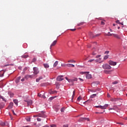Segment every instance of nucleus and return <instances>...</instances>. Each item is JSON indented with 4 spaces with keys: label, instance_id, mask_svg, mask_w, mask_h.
<instances>
[{
    "label": "nucleus",
    "instance_id": "nucleus-1",
    "mask_svg": "<svg viewBox=\"0 0 127 127\" xmlns=\"http://www.w3.org/2000/svg\"><path fill=\"white\" fill-rule=\"evenodd\" d=\"M102 68L103 69H104V70H111L112 69V66L108 64H104L102 65Z\"/></svg>",
    "mask_w": 127,
    "mask_h": 127
},
{
    "label": "nucleus",
    "instance_id": "nucleus-2",
    "mask_svg": "<svg viewBox=\"0 0 127 127\" xmlns=\"http://www.w3.org/2000/svg\"><path fill=\"white\" fill-rule=\"evenodd\" d=\"M108 107H109V104H105L103 106H102L101 105L97 106H95V108H97L98 109H101V110H106V109H107Z\"/></svg>",
    "mask_w": 127,
    "mask_h": 127
},
{
    "label": "nucleus",
    "instance_id": "nucleus-3",
    "mask_svg": "<svg viewBox=\"0 0 127 127\" xmlns=\"http://www.w3.org/2000/svg\"><path fill=\"white\" fill-rule=\"evenodd\" d=\"M88 72H87V71H84V72H81V74H87L86 75V78H87V79H91V78H92V75H91V74H88Z\"/></svg>",
    "mask_w": 127,
    "mask_h": 127
},
{
    "label": "nucleus",
    "instance_id": "nucleus-4",
    "mask_svg": "<svg viewBox=\"0 0 127 127\" xmlns=\"http://www.w3.org/2000/svg\"><path fill=\"white\" fill-rule=\"evenodd\" d=\"M34 74L35 75H37L38 73H39V70H38V68L37 67H33Z\"/></svg>",
    "mask_w": 127,
    "mask_h": 127
},
{
    "label": "nucleus",
    "instance_id": "nucleus-5",
    "mask_svg": "<svg viewBox=\"0 0 127 127\" xmlns=\"http://www.w3.org/2000/svg\"><path fill=\"white\" fill-rule=\"evenodd\" d=\"M40 118H47V116L44 112H42V113H40Z\"/></svg>",
    "mask_w": 127,
    "mask_h": 127
},
{
    "label": "nucleus",
    "instance_id": "nucleus-6",
    "mask_svg": "<svg viewBox=\"0 0 127 127\" xmlns=\"http://www.w3.org/2000/svg\"><path fill=\"white\" fill-rule=\"evenodd\" d=\"M63 78V75H59V76H58V77L57 78V81H63V80H64V78Z\"/></svg>",
    "mask_w": 127,
    "mask_h": 127
},
{
    "label": "nucleus",
    "instance_id": "nucleus-7",
    "mask_svg": "<svg viewBox=\"0 0 127 127\" xmlns=\"http://www.w3.org/2000/svg\"><path fill=\"white\" fill-rule=\"evenodd\" d=\"M83 121H87V122H89V121H90V119L87 118H81L79 119V122H82Z\"/></svg>",
    "mask_w": 127,
    "mask_h": 127
},
{
    "label": "nucleus",
    "instance_id": "nucleus-8",
    "mask_svg": "<svg viewBox=\"0 0 127 127\" xmlns=\"http://www.w3.org/2000/svg\"><path fill=\"white\" fill-rule=\"evenodd\" d=\"M29 78H33V75H29V74H27L26 75H25V77L24 78L26 79V80H27V79H29Z\"/></svg>",
    "mask_w": 127,
    "mask_h": 127
},
{
    "label": "nucleus",
    "instance_id": "nucleus-9",
    "mask_svg": "<svg viewBox=\"0 0 127 127\" xmlns=\"http://www.w3.org/2000/svg\"><path fill=\"white\" fill-rule=\"evenodd\" d=\"M109 65H111V66H116V65H117V62H113V61H110L109 62Z\"/></svg>",
    "mask_w": 127,
    "mask_h": 127
},
{
    "label": "nucleus",
    "instance_id": "nucleus-10",
    "mask_svg": "<svg viewBox=\"0 0 127 127\" xmlns=\"http://www.w3.org/2000/svg\"><path fill=\"white\" fill-rule=\"evenodd\" d=\"M113 36L117 38V39H121V36L118 35L117 34H113Z\"/></svg>",
    "mask_w": 127,
    "mask_h": 127
},
{
    "label": "nucleus",
    "instance_id": "nucleus-11",
    "mask_svg": "<svg viewBox=\"0 0 127 127\" xmlns=\"http://www.w3.org/2000/svg\"><path fill=\"white\" fill-rule=\"evenodd\" d=\"M57 44V40H55L51 45L50 46V49H51V48L53 47V46H55L56 44Z\"/></svg>",
    "mask_w": 127,
    "mask_h": 127
},
{
    "label": "nucleus",
    "instance_id": "nucleus-12",
    "mask_svg": "<svg viewBox=\"0 0 127 127\" xmlns=\"http://www.w3.org/2000/svg\"><path fill=\"white\" fill-rule=\"evenodd\" d=\"M89 35L91 38H94L95 37V35H94V33L91 32L89 33Z\"/></svg>",
    "mask_w": 127,
    "mask_h": 127
},
{
    "label": "nucleus",
    "instance_id": "nucleus-13",
    "mask_svg": "<svg viewBox=\"0 0 127 127\" xmlns=\"http://www.w3.org/2000/svg\"><path fill=\"white\" fill-rule=\"evenodd\" d=\"M13 107V103L11 102L9 104V105L8 106V109H12V107Z\"/></svg>",
    "mask_w": 127,
    "mask_h": 127
},
{
    "label": "nucleus",
    "instance_id": "nucleus-14",
    "mask_svg": "<svg viewBox=\"0 0 127 127\" xmlns=\"http://www.w3.org/2000/svg\"><path fill=\"white\" fill-rule=\"evenodd\" d=\"M68 82L69 83H71V84H73V81H77V79H68Z\"/></svg>",
    "mask_w": 127,
    "mask_h": 127
},
{
    "label": "nucleus",
    "instance_id": "nucleus-15",
    "mask_svg": "<svg viewBox=\"0 0 127 127\" xmlns=\"http://www.w3.org/2000/svg\"><path fill=\"white\" fill-rule=\"evenodd\" d=\"M111 102H118L119 101V99L117 98H112L111 99Z\"/></svg>",
    "mask_w": 127,
    "mask_h": 127
},
{
    "label": "nucleus",
    "instance_id": "nucleus-16",
    "mask_svg": "<svg viewBox=\"0 0 127 127\" xmlns=\"http://www.w3.org/2000/svg\"><path fill=\"white\" fill-rule=\"evenodd\" d=\"M42 79H43V77L42 76H40L38 78L36 79V81L39 82V81H40V80H42Z\"/></svg>",
    "mask_w": 127,
    "mask_h": 127
},
{
    "label": "nucleus",
    "instance_id": "nucleus-17",
    "mask_svg": "<svg viewBox=\"0 0 127 127\" xmlns=\"http://www.w3.org/2000/svg\"><path fill=\"white\" fill-rule=\"evenodd\" d=\"M21 78V77L19 76L15 80V82L16 83H19V81L20 80V79Z\"/></svg>",
    "mask_w": 127,
    "mask_h": 127
},
{
    "label": "nucleus",
    "instance_id": "nucleus-18",
    "mask_svg": "<svg viewBox=\"0 0 127 127\" xmlns=\"http://www.w3.org/2000/svg\"><path fill=\"white\" fill-rule=\"evenodd\" d=\"M4 72H5V70H3V72L0 71V77H3V74H4Z\"/></svg>",
    "mask_w": 127,
    "mask_h": 127
},
{
    "label": "nucleus",
    "instance_id": "nucleus-19",
    "mask_svg": "<svg viewBox=\"0 0 127 127\" xmlns=\"http://www.w3.org/2000/svg\"><path fill=\"white\" fill-rule=\"evenodd\" d=\"M43 66L45 67V68H49V64H44Z\"/></svg>",
    "mask_w": 127,
    "mask_h": 127
},
{
    "label": "nucleus",
    "instance_id": "nucleus-20",
    "mask_svg": "<svg viewBox=\"0 0 127 127\" xmlns=\"http://www.w3.org/2000/svg\"><path fill=\"white\" fill-rule=\"evenodd\" d=\"M56 93H57V91H56V90H51V91H50V94H56Z\"/></svg>",
    "mask_w": 127,
    "mask_h": 127
},
{
    "label": "nucleus",
    "instance_id": "nucleus-21",
    "mask_svg": "<svg viewBox=\"0 0 127 127\" xmlns=\"http://www.w3.org/2000/svg\"><path fill=\"white\" fill-rule=\"evenodd\" d=\"M112 71L111 70H104V72L105 73V74H110Z\"/></svg>",
    "mask_w": 127,
    "mask_h": 127
},
{
    "label": "nucleus",
    "instance_id": "nucleus-22",
    "mask_svg": "<svg viewBox=\"0 0 127 127\" xmlns=\"http://www.w3.org/2000/svg\"><path fill=\"white\" fill-rule=\"evenodd\" d=\"M101 60H102V58H99L98 59L95 60V62L97 63L98 62H100V61H101Z\"/></svg>",
    "mask_w": 127,
    "mask_h": 127
},
{
    "label": "nucleus",
    "instance_id": "nucleus-23",
    "mask_svg": "<svg viewBox=\"0 0 127 127\" xmlns=\"http://www.w3.org/2000/svg\"><path fill=\"white\" fill-rule=\"evenodd\" d=\"M1 99L3 101V102H6V100H5V99H4V98L1 95H0V99Z\"/></svg>",
    "mask_w": 127,
    "mask_h": 127
},
{
    "label": "nucleus",
    "instance_id": "nucleus-24",
    "mask_svg": "<svg viewBox=\"0 0 127 127\" xmlns=\"http://www.w3.org/2000/svg\"><path fill=\"white\" fill-rule=\"evenodd\" d=\"M68 63H76V61L73 60H69L68 61Z\"/></svg>",
    "mask_w": 127,
    "mask_h": 127
},
{
    "label": "nucleus",
    "instance_id": "nucleus-25",
    "mask_svg": "<svg viewBox=\"0 0 127 127\" xmlns=\"http://www.w3.org/2000/svg\"><path fill=\"white\" fill-rule=\"evenodd\" d=\"M14 64H5L4 65V67H7V66H14Z\"/></svg>",
    "mask_w": 127,
    "mask_h": 127
},
{
    "label": "nucleus",
    "instance_id": "nucleus-26",
    "mask_svg": "<svg viewBox=\"0 0 127 127\" xmlns=\"http://www.w3.org/2000/svg\"><path fill=\"white\" fill-rule=\"evenodd\" d=\"M58 65V61H56V62L54 64V67H56Z\"/></svg>",
    "mask_w": 127,
    "mask_h": 127
},
{
    "label": "nucleus",
    "instance_id": "nucleus-27",
    "mask_svg": "<svg viewBox=\"0 0 127 127\" xmlns=\"http://www.w3.org/2000/svg\"><path fill=\"white\" fill-rule=\"evenodd\" d=\"M22 58H27V57H28V55H23L21 56Z\"/></svg>",
    "mask_w": 127,
    "mask_h": 127
},
{
    "label": "nucleus",
    "instance_id": "nucleus-28",
    "mask_svg": "<svg viewBox=\"0 0 127 127\" xmlns=\"http://www.w3.org/2000/svg\"><path fill=\"white\" fill-rule=\"evenodd\" d=\"M13 102H14V104L16 105V106L18 105V102L17 101V100L15 99L13 100Z\"/></svg>",
    "mask_w": 127,
    "mask_h": 127
},
{
    "label": "nucleus",
    "instance_id": "nucleus-29",
    "mask_svg": "<svg viewBox=\"0 0 127 127\" xmlns=\"http://www.w3.org/2000/svg\"><path fill=\"white\" fill-rule=\"evenodd\" d=\"M74 96H75V90H74L73 91V95H72V98H71L72 102H73V99Z\"/></svg>",
    "mask_w": 127,
    "mask_h": 127
},
{
    "label": "nucleus",
    "instance_id": "nucleus-30",
    "mask_svg": "<svg viewBox=\"0 0 127 127\" xmlns=\"http://www.w3.org/2000/svg\"><path fill=\"white\" fill-rule=\"evenodd\" d=\"M116 22V23H118V24H121L122 25H124V23L120 22V20H117Z\"/></svg>",
    "mask_w": 127,
    "mask_h": 127
},
{
    "label": "nucleus",
    "instance_id": "nucleus-31",
    "mask_svg": "<svg viewBox=\"0 0 127 127\" xmlns=\"http://www.w3.org/2000/svg\"><path fill=\"white\" fill-rule=\"evenodd\" d=\"M96 96H97V94H94L91 95L90 96V98H95V97H96Z\"/></svg>",
    "mask_w": 127,
    "mask_h": 127
},
{
    "label": "nucleus",
    "instance_id": "nucleus-32",
    "mask_svg": "<svg viewBox=\"0 0 127 127\" xmlns=\"http://www.w3.org/2000/svg\"><path fill=\"white\" fill-rule=\"evenodd\" d=\"M0 125L2 127H4V122H0Z\"/></svg>",
    "mask_w": 127,
    "mask_h": 127
},
{
    "label": "nucleus",
    "instance_id": "nucleus-33",
    "mask_svg": "<svg viewBox=\"0 0 127 127\" xmlns=\"http://www.w3.org/2000/svg\"><path fill=\"white\" fill-rule=\"evenodd\" d=\"M30 120H31L30 117H28L26 118V120L27 121V122H30Z\"/></svg>",
    "mask_w": 127,
    "mask_h": 127
},
{
    "label": "nucleus",
    "instance_id": "nucleus-34",
    "mask_svg": "<svg viewBox=\"0 0 127 127\" xmlns=\"http://www.w3.org/2000/svg\"><path fill=\"white\" fill-rule=\"evenodd\" d=\"M108 58H109V56H105L104 57V60H107V59H108Z\"/></svg>",
    "mask_w": 127,
    "mask_h": 127
},
{
    "label": "nucleus",
    "instance_id": "nucleus-35",
    "mask_svg": "<svg viewBox=\"0 0 127 127\" xmlns=\"http://www.w3.org/2000/svg\"><path fill=\"white\" fill-rule=\"evenodd\" d=\"M8 122H4V126L8 127Z\"/></svg>",
    "mask_w": 127,
    "mask_h": 127
},
{
    "label": "nucleus",
    "instance_id": "nucleus-36",
    "mask_svg": "<svg viewBox=\"0 0 127 127\" xmlns=\"http://www.w3.org/2000/svg\"><path fill=\"white\" fill-rule=\"evenodd\" d=\"M83 24H84V22H81L79 24H77L78 26H80V25H83Z\"/></svg>",
    "mask_w": 127,
    "mask_h": 127
},
{
    "label": "nucleus",
    "instance_id": "nucleus-37",
    "mask_svg": "<svg viewBox=\"0 0 127 127\" xmlns=\"http://www.w3.org/2000/svg\"><path fill=\"white\" fill-rule=\"evenodd\" d=\"M118 81H114L113 82H112V84H113V85H116V84H118Z\"/></svg>",
    "mask_w": 127,
    "mask_h": 127
},
{
    "label": "nucleus",
    "instance_id": "nucleus-38",
    "mask_svg": "<svg viewBox=\"0 0 127 127\" xmlns=\"http://www.w3.org/2000/svg\"><path fill=\"white\" fill-rule=\"evenodd\" d=\"M40 113H39L38 115H34L33 117L34 118H37V117H40Z\"/></svg>",
    "mask_w": 127,
    "mask_h": 127
},
{
    "label": "nucleus",
    "instance_id": "nucleus-39",
    "mask_svg": "<svg viewBox=\"0 0 127 127\" xmlns=\"http://www.w3.org/2000/svg\"><path fill=\"white\" fill-rule=\"evenodd\" d=\"M92 100H88L87 101H85V102H84V104H86V103H91V101Z\"/></svg>",
    "mask_w": 127,
    "mask_h": 127
},
{
    "label": "nucleus",
    "instance_id": "nucleus-40",
    "mask_svg": "<svg viewBox=\"0 0 127 127\" xmlns=\"http://www.w3.org/2000/svg\"><path fill=\"white\" fill-rule=\"evenodd\" d=\"M81 96H79L78 98H77V101H78V102H79V101H81Z\"/></svg>",
    "mask_w": 127,
    "mask_h": 127
},
{
    "label": "nucleus",
    "instance_id": "nucleus-41",
    "mask_svg": "<svg viewBox=\"0 0 127 127\" xmlns=\"http://www.w3.org/2000/svg\"><path fill=\"white\" fill-rule=\"evenodd\" d=\"M65 110V109H64V108H62L61 109V111L62 113H64V111Z\"/></svg>",
    "mask_w": 127,
    "mask_h": 127
},
{
    "label": "nucleus",
    "instance_id": "nucleus-42",
    "mask_svg": "<svg viewBox=\"0 0 127 127\" xmlns=\"http://www.w3.org/2000/svg\"><path fill=\"white\" fill-rule=\"evenodd\" d=\"M61 66L62 67H66V66H67V64H61Z\"/></svg>",
    "mask_w": 127,
    "mask_h": 127
},
{
    "label": "nucleus",
    "instance_id": "nucleus-43",
    "mask_svg": "<svg viewBox=\"0 0 127 127\" xmlns=\"http://www.w3.org/2000/svg\"><path fill=\"white\" fill-rule=\"evenodd\" d=\"M93 61H95L94 59H92V60H90L88 61V62H93Z\"/></svg>",
    "mask_w": 127,
    "mask_h": 127
},
{
    "label": "nucleus",
    "instance_id": "nucleus-44",
    "mask_svg": "<svg viewBox=\"0 0 127 127\" xmlns=\"http://www.w3.org/2000/svg\"><path fill=\"white\" fill-rule=\"evenodd\" d=\"M117 108H118V106H117V105H115L113 107V109H114V110H116V109H117Z\"/></svg>",
    "mask_w": 127,
    "mask_h": 127
},
{
    "label": "nucleus",
    "instance_id": "nucleus-45",
    "mask_svg": "<svg viewBox=\"0 0 127 127\" xmlns=\"http://www.w3.org/2000/svg\"><path fill=\"white\" fill-rule=\"evenodd\" d=\"M38 97H40L41 98H42V95H41V94L40 93L38 94Z\"/></svg>",
    "mask_w": 127,
    "mask_h": 127
},
{
    "label": "nucleus",
    "instance_id": "nucleus-46",
    "mask_svg": "<svg viewBox=\"0 0 127 127\" xmlns=\"http://www.w3.org/2000/svg\"><path fill=\"white\" fill-rule=\"evenodd\" d=\"M66 66H67V67H71V64H66Z\"/></svg>",
    "mask_w": 127,
    "mask_h": 127
},
{
    "label": "nucleus",
    "instance_id": "nucleus-47",
    "mask_svg": "<svg viewBox=\"0 0 127 127\" xmlns=\"http://www.w3.org/2000/svg\"><path fill=\"white\" fill-rule=\"evenodd\" d=\"M101 24H102V25H105V22H104L103 21H102L101 22Z\"/></svg>",
    "mask_w": 127,
    "mask_h": 127
},
{
    "label": "nucleus",
    "instance_id": "nucleus-48",
    "mask_svg": "<svg viewBox=\"0 0 127 127\" xmlns=\"http://www.w3.org/2000/svg\"><path fill=\"white\" fill-rule=\"evenodd\" d=\"M51 127H56V125H51L50 126Z\"/></svg>",
    "mask_w": 127,
    "mask_h": 127
},
{
    "label": "nucleus",
    "instance_id": "nucleus-49",
    "mask_svg": "<svg viewBox=\"0 0 127 127\" xmlns=\"http://www.w3.org/2000/svg\"><path fill=\"white\" fill-rule=\"evenodd\" d=\"M37 120L38 122H41V119H40V118H37Z\"/></svg>",
    "mask_w": 127,
    "mask_h": 127
},
{
    "label": "nucleus",
    "instance_id": "nucleus-50",
    "mask_svg": "<svg viewBox=\"0 0 127 127\" xmlns=\"http://www.w3.org/2000/svg\"><path fill=\"white\" fill-rule=\"evenodd\" d=\"M110 53V52L109 51H107L105 52V54H109Z\"/></svg>",
    "mask_w": 127,
    "mask_h": 127
},
{
    "label": "nucleus",
    "instance_id": "nucleus-51",
    "mask_svg": "<svg viewBox=\"0 0 127 127\" xmlns=\"http://www.w3.org/2000/svg\"><path fill=\"white\" fill-rule=\"evenodd\" d=\"M100 57H101V55L96 56V58H100Z\"/></svg>",
    "mask_w": 127,
    "mask_h": 127
},
{
    "label": "nucleus",
    "instance_id": "nucleus-52",
    "mask_svg": "<svg viewBox=\"0 0 127 127\" xmlns=\"http://www.w3.org/2000/svg\"><path fill=\"white\" fill-rule=\"evenodd\" d=\"M108 36H112V35H113V34H110V32L108 33V34H107Z\"/></svg>",
    "mask_w": 127,
    "mask_h": 127
},
{
    "label": "nucleus",
    "instance_id": "nucleus-53",
    "mask_svg": "<svg viewBox=\"0 0 127 127\" xmlns=\"http://www.w3.org/2000/svg\"><path fill=\"white\" fill-rule=\"evenodd\" d=\"M101 35L100 34H96L95 36V37H97L98 36H100Z\"/></svg>",
    "mask_w": 127,
    "mask_h": 127
},
{
    "label": "nucleus",
    "instance_id": "nucleus-54",
    "mask_svg": "<svg viewBox=\"0 0 127 127\" xmlns=\"http://www.w3.org/2000/svg\"><path fill=\"white\" fill-rule=\"evenodd\" d=\"M36 61V58H34V59H33L32 62H35Z\"/></svg>",
    "mask_w": 127,
    "mask_h": 127
},
{
    "label": "nucleus",
    "instance_id": "nucleus-55",
    "mask_svg": "<svg viewBox=\"0 0 127 127\" xmlns=\"http://www.w3.org/2000/svg\"><path fill=\"white\" fill-rule=\"evenodd\" d=\"M28 104H29L30 105H31V104H32V101H30L29 102H28Z\"/></svg>",
    "mask_w": 127,
    "mask_h": 127
},
{
    "label": "nucleus",
    "instance_id": "nucleus-56",
    "mask_svg": "<svg viewBox=\"0 0 127 127\" xmlns=\"http://www.w3.org/2000/svg\"><path fill=\"white\" fill-rule=\"evenodd\" d=\"M70 30L71 31H75V30H76V29H71Z\"/></svg>",
    "mask_w": 127,
    "mask_h": 127
},
{
    "label": "nucleus",
    "instance_id": "nucleus-57",
    "mask_svg": "<svg viewBox=\"0 0 127 127\" xmlns=\"http://www.w3.org/2000/svg\"><path fill=\"white\" fill-rule=\"evenodd\" d=\"M63 127H68V125H64L63 126Z\"/></svg>",
    "mask_w": 127,
    "mask_h": 127
},
{
    "label": "nucleus",
    "instance_id": "nucleus-58",
    "mask_svg": "<svg viewBox=\"0 0 127 127\" xmlns=\"http://www.w3.org/2000/svg\"><path fill=\"white\" fill-rule=\"evenodd\" d=\"M111 110H115V109L114 108L113 109V108H110L109 109V111H111Z\"/></svg>",
    "mask_w": 127,
    "mask_h": 127
},
{
    "label": "nucleus",
    "instance_id": "nucleus-59",
    "mask_svg": "<svg viewBox=\"0 0 127 127\" xmlns=\"http://www.w3.org/2000/svg\"><path fill=\"white\" fill-rule=\"evenodd\" d=\"M95 114H103V112H101V113H100V112H95Z\"/></svg>",
    "mask_w": 127,
    "mask_h": 127
},
{
    "label": "nucleus",
    "instance_id": "nucleus-60",
    "mask_svg": "<svg viewBox=\"0 0 127 127\" xmlns=\"http://www.w3.org/2000/svg\"><path fill=\"white\" fill-rule=\"evenodd\" d=\"M42 98L45 99V98H46V97H45V96H44V95H42Z\"/></svg>",
    "mask_w": 127,
    "mask_h": 127
},
{
    "label": "nucleus",
    "instance_id": "nucleus-61",
    "mask_svg": "<svg viewBox=\"0 0 127 127\" xmlns=\"http://www.w3.org/2000/svg\"><path fill=\"white\" fill-rule=\"evenodd\" d=\"M70 66H71V67H75V65L72 64H71Z\"/></svg>",
    "mask_w": 127,
    "mask_h": 127
},
{
    "label": "nucleus",
    "instance_id": "nucleus-62",
    "mask_svg": "<svg viewBox=\"0 0 127 127\" xmlns=\"http://www.w3.org/2000/svg\"><path fill=\"white\" fill-rule=\"evenodd\" d=\"M97 54L95 52L92 53V55H96Z\"/></svg>",
    "mask_w": 127,
    "mask_h": 127
},
{
    "label": "nucleus",
    "instance_id": "nucleus-63",
    "mask_svg": "<svg viewBox=\"0 0 127 127\" xmlns=\"http://www.w3.org/2000/svg\"><path fill=\"white\" fill-rule=\"evenodd\" d=\"M79 79L80 81H83V79H82V78H79Z\"/></svg>",
    "mask_w": 127,
    "mask_h": 127
},
{
    "label": "nucleus",
    "instance_id": "nucleus-64",
    "mask_svg": "<svg viewBox=\"0 0 127 127\" xmlns=\"http://www.w3.org/2000/svg\"><path fill=\"white\" fill-rule=\"evenodd\" d=\"M13 93H11L10 97H13Z\"/></svg>",
    "mask_w": 127,
    "mask_h": 127
}]
</instances>
